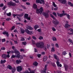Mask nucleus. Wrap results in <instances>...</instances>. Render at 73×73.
I'll return each mask as SVG.
<instances>
[{
	"label": "nucleus",
	"mask_w": 73,
	"mask_h": 73,
	"mask_svg": "<svg viewBox=\"0 0 73 73\" xmlns=\"http://www.w3.org/2000/svg\"><path fill=\"white\" fill-rule=\"evenodd\" d=\"M33 8H34L35 9H36V12L37 14H40V15H41L42 13V12L44 11L43 8L42 7L39 8V9H37V5L35 3L33 4Z\"/></svg>",
	"instance_id": "nucleus-1"
},
{
	"label": "nucleus",
	"mask_w": 73,
	"mask_h": 73,
	"mask_svg": "<svg viewBox=\"0 0 73 73\" xmlns=\"http://www.w3.org/2000/svg\"><path fill=\"white\" fill-rule=\"evenodd\" d=\"M50 16L52 18V19H54L53 21H52V23L54 25H57L59 24V22L57 20V19H56L54 17V16L52 15V14H50Z\"/></svg>",
	"instance_id": "nucleus-2"
},
{
	"label": "nucleus",
	"mask_w": 73,
	"mask_h": 73,
	"mask_svg": "<svg viewBox=\"0 0 73 73\" xmlns=\"http://www.w3.org/2000/svg\"><path fill=\"white\" fill-rule=\"evenodd\" d=\"M37 48H44V44L42 42H40L37 43L35 44Z\"/></svg>",
	"instance_id": "nucleus-3"
},
{
	"label": "nucleus",
	"mask_w": 73,
	"mask_h": 73,
	"mask_svg": "<svg viewBox=\"0 0 73 73\" xmlns=\"http://www.w3.org/2000/svg\"><path fill=\"white\" fill-rule=\"evenodd\" d=\"M8 5H9V6H13V7H15L16 6V4L15 3H14L10 1V2L7 3Z\"/></svg>",
	"instance_id": "nucleus-4"
},
{
	"label": "nucleus",
	"mask_w": 73,
	"mask_h": 73,
	"mask_svg": "<svg viewBox=\"0 0 73 73\" xmlns=\"http://www.w3.org/2000/svg\"><path fill=\"white\" fill-rule=\"evenodd\" d=\"M42 14L46 18H48L49 17V15L48 13L43 12Z\"/></svg>",
	"instance_id": "nucleus-5"
},
{
	"label": "nucleus",
	"mask_w": 73,
	"mask_h": 73,
	"mask_svg": "<svg viewBox=\"0 0 73 73\" xmlns=\"http://www.w3.org/2000/svg\"><path fill=\"white\" fill-rule=\"evenodd\" d=\"M17 72H20L23 70V68H21V66H18L17 68Z\"/></svg>",
	"instance_id": "nucleus-6"
},
{
	"label": "nucleus",
	"mask_w": 73,
	"mask_h": 73,
	"mask_svg": "<svg viewBox=\"0 0 73 73\" xmlns=\"http://www.w3.org/2000/svg\"><path fill=\"white\" fill-rule=\"evenodd\" d=\"M58 1L63 4H65L67 2L66 0H58Z\"/></svg>",
	"instance_id": "nucleus-7"
},
{
	"label": "nucleus",
	"mask_w": 73,
	"mask_h": 73,
	"mask_svg": "<svg viewBox=\"0 0 73 73\" xmlns=\"http://www.w3.org/2000/svg\"><path fill=\"white\" fill-rule=\"evenodd\" d=\"M14 53L17 54V56H18L20 54V52H19V51L17 50L16 49H14Z\"/></svg>",
	"instance_id": "nucleus-8"
},
{
	"label": "nucleus",
	"mask_w": 73,
	"mask_h": 73,
	"mask_svg": "<svg viewBox=\"0 0 73 73\" xmlns=\"http://www.w3.org/2000/svg\"><path fill=\"white\" fill-rule=\"evenodd\" d=\"M64 66L65 68V69L66 71H67L68 70V65L65 64H64Z\"/></svg>",
	"instance_id": "nucleus-9"
},
{
	"label": "nucleus",
	"mask_w": 73,
	"mask_h": 73,
	"mask_svg": "<svg viewBox=\"0 0 73 73\" xmlns=\"http://www.w3.org/2000/svg\"><path fill=\"white\" fill-rule=\"evenodd\" d=\"M64 27L66 28H68L70 27V25H69L68 24H66Z\"/></svg>",
	"instance_id": "nucleus-10"
},
{
	"label": "nucleus",
	"mask_w": 73,
	"mask_h": 73,
	"mask_svg": "<svg viewBox=\"0 0 73 73\" xmlns=\"http://www.w3.org/2000/svg\"><path fill=\"white\" fill-rule=\"evenodd\" d=\"M17 57L20 60H22L23 59V56H20V54L18 55H17Z\"/></svg>",
	"instance_id": "nucleus-11"
},
{
	"label": "nucleus",
	"mask_w": 73,
	"mask_h": 73,
	"mask_svg": "<svg viewBox=\"0 0 73 73\" xmlns=\"http://www.w3.org/2000/svg\"><path fill=\"white\" fill-rule=\"evenodd\" d=\"M54 58H55V59H56V60H57V61H59V59L58 58H57V55H56V54H54Z\"/></svg>",
	"instance_id": "nucleus-12"
},
{
	"label": "nucleus",
	"mask_w": 73,
	"mask_h": 73,
	"mask_svg": "<svg viewBox=\"0 0 73 73\" xmlns=\"http://www.w3.org/2000/svg\"><path fill=\"white\" fill-rule=\"evenodd\" d=\"M12 73H14L15 72H16V68H15V67H14L13 68H12Z\"/></svg>",
	"instance_id": "nucleus-13"
},
{
	"label": "nucleus",
	"mask_w": 73,
	"mask_h": 73,
	"mask_svg": "<svg viewBox=\"0 0 73 73\" xmlns=\"http://www.w3.org/2000/svg\"><path fill=\"white\" fill-rule=\"evenodd\" d=\"M20 31H21V33L23 34L25 33V30L23 29H22V28H20Z\"/></svg>",
	"instance_id": "nucleus-14"
},
{
	"label": "nucleus",
	"mask_w": 73,
	"mask_h": 73,
	"mask_svg": "<svg viewBox=\"0 0 73 73\" xmlns=\"http://www.w3.org/2000/svg\"><path fill=\"white\" fill-rule=\"evenodd\" d=\"M36 4H42V2L40 0H36Z\"/></svg>",
	"instance_id": "nucleus-15"
},
{
	"label": "nucleus",
	"mask_w": 73,
	"mask_h": 73,
	"mask_svg": "<svg viewBox=\"0 0 73 73\" xmlns=\"http://www.w3.org/2000/svg\"><path fill=\"white\" fill-rule=\"evenodd\" d=\"M3 35H6L7 36V37H9V34H8V33L7 32H6L5 31L3 32Z\"/></svg>",
	"instance_id": "nucleus-16"
},
{
	"label": "nucleus",
	"mask_w": 73,
	"mask_h": 73,
	"mask_svg": "<svg viewBox=\"0 0 73 73\" xmlns=\"http://www.w3.org/2000/svg\"><path fill=\"white\" fill-rule=\"evenodd\" d=\"M38 64V63L36 61L33 64V65H34L35 66H37Z\"/></svg>",
	"instance_id": "nucleus-17"
},
{
	"label": "nucleus",
	"mask_w": 73,
	"mask_h": 73,
	"mask_svg": "<svg viewBox=\"0 0 73 73\" xmlns=\"http://www.w3.org/2000/svg\"><path fill=\"white\" fill-rule=\"evenodd\" d=\"M27 28L28 29H29V30H33V29L32 27L30 26H28L27 27Z\"/></svg>",
	"instance_id": "nucleus-18"
},
{
	"label": "nucleus",
	"mask_w": 73,
	"mask_h": 73,
	"mask_svg": "<svg viewBox=\"0 0 73 73\" xmlns=\"http://www.w3.org/2000/svg\"><path fill=\"white\" fill-rule=\"evenodd\" d=\"M7 68H8V69H9L10 70H12V66L9 65L7 66Z\"/></svg>",
	"instance_id": "nucleus-19"
},
{
	"label": "nucleus",
	"mask_w": 73,
	"mask_h": 73,
	"mask_svg": "<svg viewBox=\"0 0 73 73\" xmlns=\"http://www.w3.org/2000/svg\"><path fill=\"white\" fill-rule=\"evenodd\" d=\"M47 66H48V64H46L45 65L44 73H46V69H47Z\"/></svg>",
	"instance_id": "nucleus-20"
},
{
	"label": "nucleus",
	"mask_w": 73,
	"mask_h": 73,
	"mask_svg": "<svg viewBox=\"0 0 73 73\" xmlns=\"http://www.w3.org/2000/svg\"><path fill=\"white\" fill-rule=\"evenodd\" d=\"M5 62H6V60H1V64H3L5 63Z\"/></svg>",
	"instance_id": "nucleus-21"
},
{
	"label": "nucleus",
	"mask_w": 73,
	"mask_h": 73,
	"mask_svg": "<svg viewBox=\"0 0 73 73\" xmlns=\"http://www.w3.org/2000/svg\"><path fill=\"white\" fill-rule=\"evenodd\" d=\"M3 58H4L5 59L7 58V55L5 54H3L2 55Z\"/></svg>",
	"instance_id": "nucleus-22"
},
{
	"label": "nucleus",
	"mask_w": 73,
	"mask_h": 73,
	"mask_svg": "<svg viewBox=\"0 0 73 73\" xmlns=\"http://www.w3.org/2000/svg\"><path fill=\"white\" fill-rule=\"evenodd\" d=\"M20 62H21V61L20 60H17L16 61V63H17V64H19Z\"/></svg>",
	"instance_id": "nucleus-23"
},
{
	"label": "nucleus",
	"mask_w": 73,
	"mask_h": 73,
	"mask_svg": "<svg viewBox=\"0 0 73 73\" xmlns=\"http://www.w3.org/2000/svg\"><path fill=\"white\" fill-rule=\"evenodd\" d=\"M48 59V58L46 56H44L43 58V61H46V60Z\"/></svg>",
	"instance_id": "nucleus-24"
},
{
	"label": "nucleus",
	"mask_w": 73,
	"mask_h": 73,
	"mask_svg": "<svg viewBox=\"0 0 73 73\" xmlns=\"http://www.w3.org/2000/svg\"><path fill=\"white\" fill-rule=\"evenodd\" d=\"M68 31H70V32H72L71 33L72 34H73V29H72L71 28H70L68 29Z\"/></svg>",
	"instance_id": "nucleus-25"
},
{
	"label": "nucleus",
	"mask_w": 73,
	"mask_h": 73,
	"mask_svg": "<svg viewBox=\"0 0 73 73\" xmlns=\"http://www.w3.org/2000/svg\"><path fill=\"white\" fill-rule=\"evenodd\" d=\"M28 17V14H25L24 15L25 19H27Z\"/></svg>",
	"instance_id": "nucleus-26"
},
{
	"label": "nucleus",
	"mask_w": 73,
	"mask_h": 73,
	"mask_svg": "<svg viewBox=\"0 0 73 73\" xmlns=\"http://www.w3.org/2000/svg\"><path fill=\"white\" fill-rule=\"evenodd\" d=\"M39 27L38 25H36L34 26V29L35 30H36V29H37V28H39Z\"/></svg>",
	"instance_id": "nucleus-27"
},
{
	"label": "nucleus",
	"mask_w": 73,
	"mask_h": 73,
	"mask_svg": "<svg viewBox=\"0 0 73 73\" xmlns=\"http://www.w3.org/2000/svg\"><path fill=\"white\" fill-rule=\"evenodd\" d=\"M7 15L8 16L10 17V16H11V13L10 12L9 13H7Z\"/></svg>",
	"instance_id": "nucleus-28"
},
{
	"label": "nucleus",
	"mask_w": 73,
	"mask_h": 73,
	"mask_svg": "<svg viewBox=\"0 0 73 73\" xmlns=\"http://www.w3.org/2000/svg\"><path fill=\"white\" fill-rule=\"evenodd\" d=\"M51 51L52 52H55V50H54V47H52V48Z\"/></svg>",
	"instance_id": "nucleus-29"
},
{
	"label": "nucleus",
	"mask_w": 73,
	"mask_h": 73,
	"mask_svg": "<svg viewBox=\"0 0 73 73\" xmlns=\"http://www.w3.org/2000/svg\"><path fill=\"white\" fill-rule=\"evenodd\" d=\"M52 4L54 7H57V5H56V4L54 2H52Z\"/></svg>",
	"instance_id": "nucleus-30"
},
{
	"label": "nucleus",
	"mask_w": 73,
	"mask_h": 73,
	"mask_svg": "<svg viewBox=\"0 0 73 73\" xmlns=\"http://www.w3.org/2000/svg\"><path fill=\"white\" fill-rule=\"evenodd\" d=\"M62 54L63 55H66V54H67V53H66V51H64L62 52Z\"/></svg>",
	"instance_id": "nucleus-31"
},
{
	"label": "nucleus",
	"mask_w": 73,
	"mask_h": 73,
	"mask_svg": "<svg viewBox=\"0 0 73 73\" xmlns=\"http://www.w3.org/2000/svg\"><path fill=\"white\" fill-rule=\"evenodd\" d=\"M21 7H22V8H23V9H27V8H25V7L22 5H21Z\"/></svg>",
	"instance_id": "nucleus-32"
},
{
	"label": "nucleus",
	"mask_w": 73,
	"mask_h": 73,
	"mask_svg": "<svg viewBox=\"0 0 73 73\" xmlns=\"http://www.w3.org/2000/svg\"><path fill=\"white\" fill-rule=\"evenodd\" d=\"M25 32H26V33H27V34H29V31L27 29L25 30Z\"/></svg>",
	"instance_id": "nucleus-33"
},
{
	"label": "nucleus",
	"mask_w": 73,
	"mask_h": 73,
	"mask_svg": "<svg viewBox=\"0 0 73 73\" xmlns=\"http://www.w3.org/2000/svg\"><path fill=\"white\" fill-rule=\"evenodd\" d=\"M40 1L42 2V3L43 4H45V1L44 0H40Z\"/></svg>",
	"instance_id": "nucleus-34"
},
{
	"label": "nucleus",
	"mask_w": 73,
	"mask_h": 73,
	"mask_svg": "<svg viewBox=\"0 0 73 73\" xmlns=\"http://www.w3.org/2000/svg\"><path fill=\"white\" fill-rule=\"evenodd\" d=\"M52 40H53V41H56V40H57V39L56 37H54L52 38Z\"/></svg>",
	"instance_id": "nucleus-35"
},
{
	"label": "nucleus",
	"mask_w": 73,
	"mask_h": 73,
	"mask_svg": "<svg viewBox=\"0 0 73 73\" xmlns=\"http://www.w3.org/2000/svg\"><path fill=\"white\" fill-rule=\"evenodd\" d=\"M9 52H10V53H12V54L14 53H15V50H14V51L11 50V51H9Z\"/></svg>",
	"instance_id": "nucleus-36"
},
{
	"label": "nucleus",
	"mask_w": 73,
	"mask_h": 73,
	"mask_svg": "<svg viewBox=\"0 0 73 73\" xmlns=\"http://www.w3.org/2000/svg\"><path fill=\"white\" fill-rule=\"evenodd\" d=\"M32 38L33 39H34L35 40H37V38L34 36H32Z\"/></svg>",
	"instance_id": "nucleus-37"
},
{
	"label": "nucleus",
	"mask_w": 73,
	"mask_h": 73,
	"mask_svg": "<svg viewBox=\"0 0 73 73\" xmlns=\"http://www.w3.org/2000/svg\"><path fill=\"white\" fill-rule=\"evenodd\" d=\"M53 15H54L55 17H57V14L55 12H53L52 13Z\"/></svg>",
	"instance_id": "nucleus-38"
},
{
	"label": "nucleus",
	"mask_w": 73,
	"mask_h": 73,
	"mask_svg": "<svg viewBox=\"0 0 73 73\" xmlns=\"http://www.w3.org/2000/svg\"><path fill=\"white\" fill-rule=\"evenodd\" d=\"M59 16L60 17H63V16H64V15L63 13L60 14Z\"/></svg>",
	"instance_id": "nucleus-39"
},
{
	"label": "nucleus",
	"mask_w": 73,
	"mask_h": 73,
	"mask_svg": "<svg viewBox=\"0 0 73 73\" xmlns=\"http://www.w3.org/2000/svg\"><path fill=\"white\" fill-rule=\"evenodd\" d=\"M6 21H9L11 20V19L10 18H7L6 19Z\"/></svg>",
	"instance_id": "nucleus-40"
},
{
	"label": "nucleus",
	"mask_w": 73,
	"mask_h": 73,
	"mask_svg": "<svg viewBox=\"0 0 73 73\" xmlns=\"http://www.w3.org/2000/svg\"><path fill=\"white\" fill-rule=\"evenodd\" d=\"M32 44H33L34 45H35V41L33 40H32Z\"/></svg>",
	"instance_id": "nucleus-41"
},
{
	"label": "nucleus",
	"mask_w": 73,
	"mask_h": 73,
	"mask_svg": "<svg viewBox=\"0 0 73 73\" xmlns=\"http://www.w3.org/2000/svg\"><path fill=\"white\" fill-rule=\"evenodd\" d=\"M66 16L67 17V18L68 19H70V15H67Z\"/></svg>",
	"instance_id": "nucleus-42"
},
{
	"label": "nucleus",
	"mask_w": 73,
	"mask_h": 73,
	"mask_svg": "<svg viewBox=\"0 0 73 73\" xmlns=\"http://www.w3.org/2000/svg\"><path fill=\"white\" fill-rule=\"evenodd\" d=\"M22 44H23V45H26V44H27V42H22Z\"/></svg>",
	"instance_id": "nucleus-43"
},
{
	"label": "nucleus",
	"mask_w": 73,
	"mask_h": 73,
	"mask_svg": "<svg viewBox=\"0 0 73 73\" xmlns=\"http://www.w3.org/2000/svg\"><path fill=\"white\" fill-rule=\"evenodd\" d=\"M15 28V26H13V27H12L11 28V31H12V30H13Z\"/></svg>",
	"instance_id": "nucleus-44"
},
{
	"label": "nucleus",
	"mask_w": 73,
	"mask_h": 73,
	"mask_svg": "<svg viewBox=\"0 0 73 73\" xmlns=\"http://www.w3.org/2000/svg\"><path fill=\"white\" fill-rule=\"evenodd\" d=\"M20 41H25L24 38L23 37H22L21 39L20 40Z\"/></svg>",
	"instance_id": "nucleus-45"
},
{
	"label": "nucleus",
	"mask_w": 73,
	"mask_h": 73,
	"mask_svg": "<svg viewBox=\"0 0 73 73\" xmlns=\"http://www.w3.org/2000/svg\"><path fill=\"white\" fill-rule=\"evenodd\" d=\"M38 39L39 40H42V39H43V37L41 36H40L39 38H38Z\"/></svg>",
	"instance_id": "nucleus-46"
},
{
	"label": "nucleus",
	"mask_w": 73,
	"mask_h": 73,
	"mask_svg": "<svg viewBox=\"0 0 73 73\" xmlns=\"http://www.w3.org/2000/svg\"><path fill=\"white\" fill-rule=\"evenodd\" d=\"M15 57H16V56H15V55H14L13 54H12L11 58H15Z\"/></svg>",
	"instance_id": "nucleus-47"
},
{
	"label": "nucleus",
	"mask_w": 73,
	"mask_h": 73,
	"mask_svg": "<svg viewBox=\"0 0 73 73\" xmlns=\"http://www.w3.org/2000/svg\"><path fill=\"white\" fill-rule=\"evenodd\" d=\"M23 16H24V13H22L21 15H20V17H22Z\"/></svg>",
	"instance_id": "nucleus-48"
},
{
	"label": "nucleus",
	"mask_w": 73,
	"mask_h": 73,
	"mask_svg": "<svg viewBox=\"0 0 73 73\" xmlns=\"http://www.w3.org/2000/svg\"><path fill=\"white\" fill-rule=\"evenodd\" d=\"M4 6V4L3 3L1 4L0 5V7H3Z\"/></svg>",
	"instance_id": "nucleus-49"
},
{
	"label": "nucleus",
	"mask_w": 73,
	"mask_h": 73,
	"mask_svg": "<svg viewBox=\"0 0 73 73\" xmlns=\"http://www.w3.org/2000/svg\"><path fill=\"white\" fill-rule=\"evenodd\" d=\"M29 35H32V34H33V33H32V31H29Z\"/></svg>",
	"instance_id": "nucleus-50"
},
{
	"label": "nucleus",
	"mask_w": 73,
	"mask_h": 73,
	"mask_svg": "<svg viewBox=\"0 0 73 73\" xmlns=\"http://www.w3.org/2000/svg\"><path fill=\"white\" fill-rule=\"evenodd\" d=\"M7 57V58H9L10 57V55L9 54H8L6 55V58Z\"/></svg>",
	"instance_id": "nucleus-51"
},
{
	"label": "nucleus",
	"mask_w": 73,
	"mask_h": 73,
	"mask_svg": "<svg viewBox=\"0 0 73 73\" xmlns=\"http://www.w3.org/2000/svg\"><path fill=\"white\" fill-rule=\"evenodd\" d=\"M41 54H38L37 55L38 57V58H40L41 57Z\"/></svg>",
	"instance_id": "nucleus-52"
},
{
	"label": "nucleus",
	"mask_w": 73,
	"mask_h": 73,
	"mask_svg": "<svg viewBox=\"0 0 73 73\" xmlns=\"http://www.w3.org/2000/svg\"><path fill=\"white\" fill-rule=\"evenodd\" d=\"M50 45L47 44V48H49V47H50Z\"/></svg>",
	"instance_id": "nucleus-53"
},
{
	"label": "nucleus",
	"mask_w": 73,
	"mask_h": 73,
	"mask_svg": "<svg viewBox=\"0 0 73 73\" xmlns=\"http://www.w3.org/2000/svg\"><path fill=\"white\" fill-rule=\"evenodd\" d=\"M20 51L21 52H24V49H23L22 48L21 49H20Z\"/></svg>",
	"instance_id": "nucleus-54"
},
{
	"label": "nucleus",
	"mask_w": 73,
	"mask_h": 73,
	"mask_svg": "<svg viewBox=\"0 0 73 73\" xmlns=\"http://www.w3.org/2000/svg\"><path fill=\"white\" fill-rule=\"evenodd\" d=\"M52 30L53 31H56V29H55V28H54L53 27L52 28Z\"/></svg>",
	"instance_id": "nucleus-55"
},
{
	"label": "nucleus",
	"mask_w": 73,
	"mask_h": 73,
	"mask_svg": "<svg viewBox=\"0 0 73 73\" xmlns=\"http://www.w3.org/2000/svg\"><path fill=\"white\" fill-rule=\"evenodd\" d=\"M2 42H5V38H4L2 39Z\"/></svg>",
	"instance_id": "nucleus-56"
},
{
	"label": "nucleus",
	"mask_w": 73,
	"mask_h": 73,
	"mask_svg": "<svg viewBox=\"0 0 73 73\" xmlns=\"http://www.w3.org/2000/svg\"><path fill=\"white\" fill-rule=\"evenodd\" d=\"M68 41H69V42H72V40L70 39V38H69L68 39Z\"/></svg>",
	"instance_id": "nucleus-57"
},
{
	"label": "nucleus",
	"mask_w": 73,
	"mask_h": 73,
	"mask_svg": "<svg viewBox=\"0 0 73 73\" xmlns=\"http://www.w3.org/2000/svg\"><path fill=\"white\" fill-rule=\"evenodd\" d=\"M17 18L18 19V20H19V21H21V19H20V17H17Z\"/></svg>",
	"instance_id": "nucleus-58"
},
{
	"label": "nucleus",
	"mask_w": 73,
	"mask_h": 73,
	"mask_svg": "<svg viewBox=\"0 0 73 73\" xmlns=\"http://www.w3.org/2000/svg\"><path fill=\"white\" fill-rule=\"evenodd\" d=\"M34 50H35V52H37V49L35 48Z\"/></svg>",
	"instance_id": "nucleus-59"
},
{
	"label": "nucleus",
	"mask_w": 73,
	"mask_h": 73,
	"mask_svg": "<svg viewBox=\"0 0 73 73\" xmlns=\"http://www.w3.org/2000/svg\"><path fill=\"white\" fill-rule=\"evenodd\" d=\"M56 64H57V65L58 66V65H59L60 64V62H59L57 61L56 62Z\"/></svg>",
	"instance_id": "nucleus-60"
},
{
	"label": "nucleus",
	"mask_w": 73,
	"mask_h": 73,
	"mask_svg": "<svg viewBox=\"0 0 73 73\" xmlns=\"http://www.w3.org/2000/svg\"><path fill=\"white\" fill-rule=\"evenodd\" d=\"M56 46L57 47V48H58L59 46L58 44H55Z\"/></svg>",
	"instance_id": "nucleus-61"
},
{
	"label": "nucleus",
	"mask_w": 73,
	"mask_h": 73,
	"mask_svg": "<svg viewBox=\"0 0 73 73\" xmlns=\"http://www.w3.org/2000/svg\"><path fill=\"white\" fill-rule=\"evenodd\" d=\"M42 54V55H44L45 54V52H42L41 53Z\"/></svg>",
	"instance_id": "nucleus-62"
},
{
	"label": "nucleus",
	"mask_w": 73,
	"mask_h": 73,
	"mask_svg": "<svg viewBox=\"0 0 73 73\" xmlns=\"http://www.w3.org/2000/svg\"><path fill=\"white\" fill-rule=\"evenodd\" d=\"M26 73H29V72H28V70H27L26 71H25Z\"/></svg>",
	"instance_id": "nucleus-63"
},
{
	"label": "nucleus",
	"mask_w": 73,
	"mask_h": 73,
	"mask_svg": "<svg viewBox=\"0 0 73 73\" xmlns=\"http://www.w3.org/2000/svg\"><path fill=\"white\" fill-rule=\"evenodd\" d=\"M29 73H35V71H31Z\"/></svg>",
	"instance_id": "nucleus-64"
}]
</instances>
